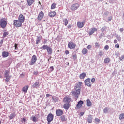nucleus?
<instances>
[{"instance_id":"1","label":"nucleus","mask_w":124,"mask_h":124,"mask_svg":"<svg viewBox=\"0 0 124 124\" xmlns=\"http://www.w3.org/2000/svg\"><path fill=\"white\" fill-rule=\"evenodd\" d=\"M82 85H83V82H78L77 83L74 87L75 91H72L71 93L72 94L75 96L76 98H78L79 95H80Z\"/></svg>"},{"instance_id":"2","label":"nucleus","mask_w":124,"mask_h":124,"mask_svg":"<svg viewBox=\"0 0 124 124\" xmlns=\"http://www.w3.org/2000/svg\"><path fill=\"white\" fill-rule=\"evenodd\" d=\"M6 26H7V18L2 17L0 19V27H1L2 29H4L6 28Z\"/></svg>"},{"instance_id":"3","label":"nucleus","mask_w":124,"mask_h":124,"mask_svg":"<svg viewBox=\"0 0 124 124\" xmlns=\"http://www.w3.org/2000/svg\"><path fill=\"white\" fill-rule=\"evenodd\" d=\"M53 120H54V115L52 113H49L48 114L46 117V120L47 121V124H51V122H52Z\"/></svg>"},{"instance_id":"4","label":"nucleus","mask_w":124,"mask_h":124,"mask_svg":"<svg viewBox=\"0 0 124 124\" xmlns=\"http://www.w3.org/2000/svg\"><path fill=\"white\" fill-rule=\"evenodd\" d=\"M22 22L18 20H14L13 25L14 27L16 28H20V27H22Z\"/></svg>"},{"instance_id":"5","label":"nucleus","mask_w":124,"mask_h":124,"mask_svg":"<svg viewBox=\"0 0 124 124\" xmlns=\"http://www.w3.org/2000/svg\"><path fill=\"white\" fill-rule=\"evenodd\" d=\"M36 61H37V57H36V55H33L31 59V62L30 63V65H33L35 62H36Z\"/></svg>"},{"instance_id":"6","label":"nucleus","mask_w":124,"mask_h":124,"mask_svg":"<svg viewBox=\"0 0 124 124\" xmlns=\"http://www.w3.org/2000/svg\"><path fill=\"white\" fill-rule=\"evenodd\" d=\"M80 7V5H79V3H76L75 4H73L71 6V9L72 11H75V10H77L78 8Z\"/></svg>"},{"instance_id":"7","label":"nucleus","mask_w":124,"mask_h":124,"mask_svg":"<svg viewBox=\"0 0 124 124\" xmlns=\"http://www.w3.org/2000/svg\"><path fill=\"white\" fill-rule=\"evenodd\" d=\"M68 47L69 49H75L76 47V44L74 43L73 42H69L68 44Z\"/></svg>"},{"instance_id":"8","label":"nucleus","mask_w":124,"mask_h":124,"mask_svg":"<svg viewBox=\"0 0 124 124\" xmlns=\"http://www.w3.org/2000/svg\"><path fill=\"white\" fill-rule=\"evenodd\" d=\"M63 102L65 103H70L71 102V97L69 96H66L63 99Z\"/></svg>"},{"instance_id":"9","label":"nucleus","mask_w":124,"mask_h":124,"mask_svg":"<svg viewBox=\"0 0 124 124\" xmlns=\"http://www.w3.org/2000/svg\"><path fill=\"white\" fill-rule=\"evenodd\" d=\"M56 114L57 117H61L63 115V110L62 109H58L56 110Z\"/></svg>"},{"instance_id":"10","label":"nucleus","mask_w":124,"mask_h":124,"mask_svg":"<svg viewBox=\"0 0 124 124\" xmlns=\"http://www.w3.org/2000/svg\"><path fill=\"white\" fill-rule=\"evenodd\" d=\"M95 31H97V28L94 27L91 29L90 31L88 32L89 36L93 35Z\"/></svg>"},{"instance_id":"11","label":"nucleus","mask_w":124,"mask_h":124,"mask_svg":"<svg viewBox=\"0 0 124 124\" xmlns=\"http://www.w3.org/2000/svg\"><path fill=\"white\" fill-rule=\"evenodd\" d=\"M85 24H86V21H83L82 22L78 21L77 22L78 28L79 29H82V28L84 27V25H85Z\"/></svg>"},{"instance_id":"12","label":"nucleus","mask_w":124,"mask_h":124,"mask_svg":"<svg viewBox=\"0 0 124 124\" xmlns=\"http://www.w3.org/2000/svg\"><path fill=\"white\" fill-rule=\"evenodd\" d=\"M83 104H84V101L82 100H80L78 102V104L76 106V109H80L82 106H83Z\"/></svg>"},{"instance_id":"13","label":"nucleus","mask_w":124,"mask_h":124,"mask_svg":"<svg viewBox=\"0 0 124 124\" xmlns=\"http://www.w3.org/2000/svg\"><path fill=\"white\" fill-rule=\"evenodd\" d=\"M43 17H44V13L42 11H41L38 16L37 19L38 21H41L43 19Z\"/></svg>"},{"instance_id":"14","label":"nucleus","mask_w":124,"mask_h":124,"mask_svg":"<svg viewBox=\"0 0 124 124\" xmlns=\"http://www.w3.org/2000/svg\"><path fill=\"white\" fill-rule=\"evenodd\" d=\"M85 84L88 87H92V83L91 82V78H87L84 81Z\"/></svg>"},{"instance_id":"15","label":"nucleus","mask_w":124,"mask_h":124,"mask_svg":"<svg viewBox=\"0 0 124 124\" xmlns=\"http://www.w3.org/2000/svg\"><path fill=\"white\" fill-rule=\"evenodd\" d=\"M25 16H24V15L20 14L19 16H18V20H19L21 23H23L25 22Z\"/></svg>"},{"instance_id":"16","label":"nucleus","mask_w":124,"mask_h":124,"mask_svg":"<svg viewBox=\"0 0 124 124\" xmlns=\"http://www.w3.org/2000/svg\"><path fill=\"white\" fill-rule=\"evenodd\" d=\"M70 106H71V105L70 103H66L63 105V108H64V109H65V110H68V109L70 108Z\"/></svg>"},{"instance_id":"17","label":"nucleus","mask_w":124,"mask_h":124,"mask_svg":"<svg viewBox=\"0 0 124 124\" xmlns=\"http://www.w3.org/2000/svg\"><path fill=\"white\" fill-rule=\"evenodd\" d=\"M31 120L32 122H33L34 123H36L38 122V118L34 115H32L31 118Z\"/></svg>"},{"instance_id":"18","label":"nucleus","mask_w":124,"mask_h":124,"mask_svg":"<svg viewBox=\"0 0 124 124\" xmlns=\"http://www.w3.org/2000/svg\"><path fill=\"white\" fill-rule=\"evenodd\" d=\"M56 15L57 13H56V12L55 11L50 12L48 13V16H49V17H51V18H53V17H55V16H56Z\"/></svg>"},{"instance_id":"19","label":"nucleus","mask_w":124,"mask_h":124,"mask_svg":"<svg viewBox=\"0 0 124 124\" xmlns=\"http://www.w3.org/2000/svg\"><path fill=\"white\" fill-rule=\"evenodd\" d=\"M2 56L3 58H7V57H8V56H9V53L6 51H3L2 52Z\"/></svg>"},{"instance_id":"20","label":"nucleus","mask_w":124,"mask_h":124,"mask_svg":"<svg viewBox=\"0 0 124 124\" xmlns=\"http://www.w3.org/2000/svg\"><path fill=\"white\" fill-rule=\"evenodd\" d=\"M86 76L87 74H86V73H82L80 74L79 78L80 79H85V78H86Z\"/></svg>"},{"instance_id":"21","label":"nucleus","mask_w":124,"mask_h":124,"mask_svg":"<svg viewBox=\"0 0 124 124\" xmlns=\"http://www.w3.org/2000/svg\"><path fill=\"white\" fill-rule=\"evenodd\" d=\"M87 122L89 124H92L93 122V117L92 115H89L87 118Z\"/></svg>"},{"instance_id":"22","label":"nucleus","mask_w":124,"mask_h":124,"mask_svg":"<svg viewBox=\"0 0 124 124\" xmlns=\"http://www.w3.org/2000/svg\"><path fill=\"white\" fill-rule=\"evenodd\" d=\"M15 117H16V114L15 113V112L12 113L9 116V119H10V120H12V119H14V118H15Z\"/></svg>"},{"instance_id":"23","label":"nucleus","mask_w":124,"mask_h":124,"mask_svg":"<svg viewBox=\"0 0 124 124\" xmlns=\"http://www.w3.org/2000/svg\"><path fill=\"white\" fill-rule=\"evenodd\" d=\"M46 51L48 54H52L53 53V49L50 46H48L46 49Z\"/></svg>"},{"instance_id":"24","label":"nucleus","mask_w":124,"mask_h":124,"mask_svg":"<svg viewBox=\"0 0 124 124\" xmlns=\"http://www.w3.org/2000/svg\"><path fill=\"white\" fill-rule=\"evenodd\" d=\"M40 85L39 84V82H35L33 85H32L33 88H35L36 89H37L38 87H39Z\"/></svg>"},{"instance_id":"25","label":"nucleus","mask_w":124,"mask_h":124,"mask_svg":"<svg viewBox=\"0 0 124 124\" xmlns=\"http://www.w3.org/2000/svg\"><path fill=\"white\" fill-rule=\"evenodd\" d=\"M27 3L29 6H31L34 2V0H27Z\"/></svg>"},{"instance_id":"26","label":"nucleus","mask_w":124,"mask_h":124,"mask_svg":"<svg viewBox=\"0 0 124 124\" xmlns=\"http://www.w3.org/2000/svg\"><path fill=\"white\" fill-rule=\"evenodd\" d=\"M29 89V86L27 85L26 86H25L22 89V92L23 93H26L27 92H28V90Z\"/></svg>"},{"instance_id":"27","label":"nucleus","mask_w":124,"mask_h":124,"mask_svg":"<svg viewBox=\"0 0 124 124\" xmlns=\"http://www.w3.org/2000/svg\"><path fill=\"white\" fill-rule=\"evenodd\" d=\"M42 39V36H38L36 39V44H38L40 42L41 39Z\"/></svg>"},{"instance_id":"28","label":"nucleus","mask_w":124,"mask_h":124,"mask_svg":"<svg viewBox=\"0 0 124 124\" xmlns=\"http://www.w3.org/2000/svg\"><path fill=\"white\" fill-rule=\"evenodd\" d=\"M110 61H111V60L109 57L106 58L104 59V62L105 63H109V62H110Z\"/></svg>"},{"instance_id":"29","label":"nucleus","mask_w":124,"mask_h":124,"mask_svg":"<svg viewBox=\"0 0 124 124\" xmlns=\"http://www.w3.org/2000/svg\"><path fill=\"white\" fill-rule=\"evenodd\" d=\"M88 52V49L86 48H84L82 50V53L83 54V55H87Z\"/></svg>"},{"instance_id":"30","label":"nucleus","mask_w":124,"mask_h":124,"mask_svg":"<svg viewBox=\"0 0 124 124\" xmlns=\"http://www.w3.org/2000/svg\"><path fill=\"white\" fill-rule=\"evenodd\" d=\"M11 76H7L5 77V78H6L5 79V82H6L7 83H8V82H9V81H10V78H11Z\"/></svg>"},{"instance_id":"31","label":"nucleus","mask_w":124,"mask_h":124,"mask_svg":"<svg viewBox=\"0 0 124 124\" xmlns=\"http://www.w3.org/2000/svg\"><path fill=\"white\" fill-rule=\"evenodd\" d=\"M10 73V70H6L4 72V76H9V74Z\"/></svg>"},{"instance_id":"32","label":"nucleus","mask_w":124,"mask_h":124,"mask_svg":"<svg viewBox=\"0 0 124 124\" xmlns=\"http://www.w3.org/2000/svg\"><path fill=\"white\" fill-rule=\"evenodd\" d=\"M87 106L88 107H91L92 106V102H91V100L90 99L87 100Z\"/></svg>"},{"instance_id":"33","label":"nucleus","mask_w":124,"mask_h":124,"mask_svg":"<svg viewBox=\"0 0 124 124\" xmlns=\"http://www.w3.org/2000/svg\"><path fill=\"white\" fill-rule=\"evenodd\" d=\"M49 46L44 45L42 47H40V49H42L43 50H47Z\"/></svg>"},{"instance_id":"34","label":"nucleus","mask_w":124,"mask_h":124,"mask_svg":"<svg viewBox=\"0 0 124 124\" xmlns=\"http://www.w3.org/2000/svg\"><path fill=\"white\" fill-rule=\"evenodd\" d=\"M52 100L54 102H59V101H60V99H59V98L57 97H52Z\"/></svg>"},{"instance_id":"35","label":"nucleus","mask_w":124,"mask_h":124,"mask_svg":"<svg viewBox=\"0 0 124 124\" xmlns=\"http://www.w3.org/2000/svg\"><path fill=\"white\" fill-rule=\"evenodd\" d=\"M60 118H61L62 122H65V121H66V119L65 118V116H64V115L61 116Z\"/></svg>"},{"instance_id":"36","label":"nucleus","mask_w":124,"mask_h":124,"mask_svg":"<svg viewBox=\"0 0 124 124\" xmlns=\"http://www.w3.org/2000/svg\"><path fill=\"white\" fill-rule=\"evenodd\" d=\"M56 6H57V4L56 3H52L51 6V9H55Z\"/></svg>"},{"instance_id":"37","label":"nucleus","mask_w":124,"mask_h":124,"mask_svg":"<svg viewBox=\"0 0 124 124\" xmlns=\"http://www.w3.org/2000/svg\"><path fill=\"white\" fill-rule=\"evenodd\" d=\"M124 119V113H121L119 115V120H122Z\"/></svg>"},{"instance_id":"38","label":"nucleus","mask_w":124,"mask_h":124,"mask_svg":"<svg viewBox=\"0 0 124 124\" xmlns=\"http://www.w3.org/2000/svg\"><path fill=\"white\" fill-rule=\"evenodd\" d=\"M8 34H9V33L8 31L4 32L3 33V37L4 38L6 37V36H7V35H8Z\"/></svg>"},{"instance_id":"39","label":"nucleus","mask_w":124,"mask_h":124,"mask_svg":"<svg viewBox=\"0 0 124 124\" xmlns=\"http://www.w3.org/2000/svg\"><path fill=\"white\" fill-rule=\"evenodd\" d=\"M27 120L26 119V118L23 117L22 120H21V122L22 124H26V122H27Z\"/></svg>"},{"instance_id":"40","label":"nucleus","mask_w":124,"mask_h":124,"mask_svg":"<svg viewBox=\"0 0 124 124\" xmlns=\"http://www.w3.org/2000/svg\"><path fill=\"white\" fill-rule=\"evenodd\" d=\"M72 58L74 60V61H75V60H77V54H75L74 55H72Z\"/></svg>"},{"instance_id":"41","label":"nucleus","mask_w":124,"mask_h":124,"mask_svg":"<svg viewBox=\"0 0 124 124\" xmlns=\"http://www.w3.org/2000/svg\"><path fill=\"white\" fill-rule=\"evenodd\" d=\"M55 68H54V66H50L49 68V72H52V71H54V70Z\"/></svg>"},{"instance_id":"42","label":"nucleus","mask_w":124,"mask_h":124,"mask_svg":"<svg viewBox=\"0 0 124 124\" xmlns=\"http://www.w3.org/2000/svg\"><path fill=\"white\" fill-rule=\"evenodd\" d=\"M65 26H67V24H68V20L67 19H65L63 20Z\"/></svg>"},{"instance_id":"43","label":"nucleus","mask_w":124,"mask_h":124,"mask_svg":"<svg viewBox=\"0 0 124 124\" xmlns=\"http://www.w3.org/2000/svg\"><path fill=\"white\" fill-rule=\"evenodd\" d=\"M103 112L104 113H108V108H105L103 109Z\"/></svg>"},{"instance_id":"44","label":"nucleus","mask_w":124,"mask_h":124,"mask_svg":"<svg viewBox=\"0 0 124 124\" xmlns=\"http://www.w3.org/2000/svg\"><path fill=\"white\" fill-rule=\"evenodd\" d=\"M112 19H113V16H110L108 17V22H110V21H111Z\"/></svg>"},{"instance_id":"45","label":"nucleus","mask_w":124,"mask_h":124,"mask_svg":"<svg viewBox=\"0 0 124 124\" xmlns=\"http://www.w3.org/2000/svg\"><path fill=\"white\" fill-rule=\"evenodd\" d=\"M95 123H99L100 122V120L98 118H95Z\"/></svg>"},{"instance_id":"46","label":"nucleus","mask_w":124,"mask_h":124,"mask_svg":"<svg viewBox=\"0 0 124 124\" xmlns=\"http://www.w3.org/2000/svg\"><path fill=\"white\" fill-rule=\"evenodd\" d=\"M95 47H100V45H99V43H98V42H96L95 43Z\"/></svg>"},{"instance_id":"47","label":"nucleus","mask_w":124,"mask_h":124,"mask_svg":"<svg viewBox=\"0 0 124 124\" xmlns=\"http://www.w3.org/2000/svg\"><path fill=\"white\" fill-rule=\"evenodd\" d=\"M108 49H109V46L106 45L104 46L105 50H108Z\"/></svg>"},{"instance_id":"48","label":"nucleus","mask_w":124,"mask_h":124,"mask_svg":"<svg viewBox=\"0 0 124 124\" xmlns=\"http://www.w3.org/2000/svg\"><path fill=\"white\" fill-rule=\"evenodd\" d=\"M115 48H120V45L119 44H116L115 45Z\"/></svg>"},{"instance_id":"49","label":"nucleus","mask_w":124,"mask_h":124,"mask_svg":"<svg viewBox=\"0 0 124 124\" xmlns=\"http://www.w3.org/2000/svg\"><path fill=\"white\" fill-rule=\"evenodd\" d=\"M87 49H88V50H90V49H92V46L91 45H88L87 46Z\"/></svg>"},{"instance_id":"50","label":"nucleus","mask_w":124,"mask_h":124,"mask_svg":"<svg viewBox=\"0 0 124 124\" xmlns=\"http://www.w3.org/2000/svg\"><path fill=\"white\" fill-rule=\"evenodd\" d=\"M99 55L100 57H102V56H103V52H102V51H100L99 53Z\"/></svg>"},{"instance_id":"51","label":"nucleus","mask_w":124,"mask_h":124,"mask_svg":"<svg viewBox=\"0 0 124 124\" xmlns=\"http://www.w3.org/2000/svg\"><path fill=\"white\" fill-rule=\"evenodd\" d=\"M2 44H3V40H1L0 41V47H1Z\"/></svg>"},{"instance_id":"52","label":"nucleus","mask_w":124,"mask_h":124,"mask_svg":"<svg viewBox=\"0 0 124 124\" xmlns=\"http://www.w3.org/2000/svg\"><path fill=\"white\" fill-rule=\"evenodd\" d=\"M123 60H124V55L121 56L120 61H123Z\"/></svg>"},{"instance_id":"53","label":"nucleus","mask_w":124,"mask_h":124,"mask_svg":"<svg viewBox=\"0 0 124 124\" xmlns=\"http://www.w3.org/2000/svg\"><path fill=\"white\" fill-rule=\"evenodd\" d=\"M116 38L118 41H120L121 40V37L120 36H117Z\"/></svg>"},{"instance_id":"54","label":"nucleus","mask_w":124,"mask_h":124,"mask_svg":"<svg viewBox=\"0 0 124 124\" xmlns=\"http://www.w3.org/2000/svg\"><path fill=\"white\" fill-rule=\"evenodd\" d=\"M91 82H92V83H94V82H95V78H93L91 79Z\"/></svg>"},{"instance_id":"55","label":"nucleus","mask_w":124,"mask_h":124,"mask_svg":"<svg viewBox=\"0 0 124 124\" xmlns=\"http://www.w3.org/2000/svg\"><path fill=\"white\" fill-rule=\"evenodd\" d=\"M65 53L66 55H69V51L67 50L65 51Z\"/></svg>"},{"instance_id":"56","label":"nucleus","mask_w":124,"mask_h":124,"mask_svg":"<svg viewBox=\"0 0 124 124\" xmlns=\"http://www.w3.org/2000/svg\"><path fill=\"white\" fill-rule=\"evenodd\" d=\"M33 74H34V75H37V74H38V71H34L33 72Z\"/></svg>"},{"instance_id":"57","label":"nucleus","mask_w":124,"mask_h":124,"mask_svg":"<svg viewBox=\"0 0 124 124\" xmlns=\"http://www.w3.org/2000/svg\"><path fill=\"white\" fill-rule=\"evenodd\" d=\"M17 46H18V44H15V49L17 50Z\"/></svg>"},{"instance_id":"58","label":"nucleus","mask_w":124,"mask_h":124,"mask_svg":"<svg viewBox=\"0 0 124 124\" xmlns=\"http://www.w3.org/2000/svg\"><path fill=\"white\" fill-rule=\"evenodd\" d=\"M50 96H52V95H51V94H48V93H47V94H46V97H50Z\"/></svg>"},{"instance_id":"59","label":"nucleus","mask_w":124,"mask_h":124,"mask_svg":"<svg viewBox=\"0 0 124 124\" xmlns=\"http://www.w3.org/2000/svg\"><path fill=\"white\" fill-rule=\"evenodd\" d=\"M71 24L68 25L67 26L68 29H71Z\"/></svg>"},{"instance_id":"60","label":"nucleus","mask_w":124,"mask_h":124,"mask_svg":"<svg viewBox=\"0 0 124 124\" xmlns=\"http://www.w3.org/2000/svg\"><path fill=\"white\" fill-rule=\"evenodd\" d=\"M119 30H120V31H121V32H123V31H124L123 28H120Z\"/></svg>"},{"instance_id":"61","label":"nucleus","mask_w":124,"mask_h":124,"mask_svg":"<svg viewBox=\"0 0 124 124\" xmlns=\"http://www.w3.org/2000/svg\"><path fill=\"white\" fill-rule=\"evenodd\" d=\"M80 116H82L84 115V114H85V112H80Z\"/></svg>"},{"instance_id":"62","label":"nucleus","mask_w":124,"mask_h":124,"mask_svg":"<svg viewBox=\"0 0 124 124\" xmlns=\"http://www.w3.org/2000/svg\"><path fill=\"white\" fill-rule=\"evenodd\" d=\"M24 76H25V74H21L20 75V77H23Z\"/></svg>"},{"instance_id":"63","label":"nucleus","mask_w":124,"mask_h":124,"mask_svg":"<svg viewBox=\"0 0 124 124\" xmlns=\"http://www.w3.org/2000/svg\"><path fill=\"white\" fill-rule=\"evenodd\" d=\"M114 43L115 44H116V43H118V41L116 39L114 40Z\"/></svg>"},{"instance_id":"64","label":"nucleus","mask_w":124,"mask_h":124,"mask_svg":"<svg viewBox=\"0 0 124 124\" xmlns=\"http://www.w3.org/2000/svg\"><path fill=\"white\" fill-rule=\"evenodd\" d=\"M123 93H124V88L123 89Z\"/></svg>"}]
</instances>
